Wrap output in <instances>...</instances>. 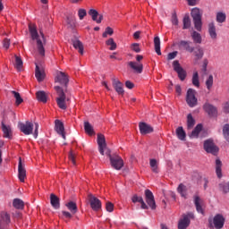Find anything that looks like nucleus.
<instances>
[{"label": "nucleus", "mask_w": 229, "mask_h": 229, "mask_svg": "<svg viewBox=\"0 0 229 229\" xmlns=\"http://www.w3.org/2000/svg\"><path fill=\"white\" fill-rule=\"evenodd\" d=\"M18 128L24 135H33L34 139L38 137V123H33L27 121L24 123H19Z\"/></svg>", "instance_id": "nucleus-1"}, {"label": "nucleus", "mask_w": 229, "mask_h": 229, "mask_svg": "<svg viewBox=\"0 0 229 229\" xmlns=\"http://www.w3.org/2000/svg\"><path fill=\"white\" fill-rule=\"evenodd\" d=\"M55 90L57 93L58 98H56V104L61 108V110H67V101H71V98L67 96L69 91L67 89H64V88L60 86H55Z\"/></svg>", "instance_id": "nucleus-2"}, {"label": "nucleus", "mask_w": 229, "mask_h": 229, "mask_svg": "<svg viewBox=\"0 0 229 229\" xmlns=\"http://www.w3.org/2000/svg\"><path fill=\"white\" fill-rule=\"evenodd\" d=\"M29 31L30 33V37L32 40H37L38 51L41 56L46 55V49H44V44L42 43V39H40L38 36V31H37V25L29 24Z\"/></svg>", "instance_id": "nucleus-3"}, {"label": "nucleus", "mask_w": 229, "mask_h": 229, "mask_svg": "<svg viewBox=\"0 0 229 229\" xmlns=\"http://www.w3.org/2000/svg\"><path fill=\"white\" fill-rule=\"evenodd\" d=\"M191 15L193 19L195 30H197V31H201L203 28V22L201 21V17H203V11L199 10L198 7H195L191 10Z\"/></svg>", "instance_id": "nucleus-4"}, {"label": "nucleus", "mask_w": 229, "mask_h": 229, "mask_svg": "<svg viewBox=\"0 0 229 229\" xmlns=\"http://www.w3.org/2000/svg\"><path fill=\"white\" fill-rule=\"evenodd\" d=\"M106 155L109 157L111 165L114 169H116V171H121V169H123L124 166V161L121 156L115 154L112 156V154H110V149L106 150Z\"/></svg>", "instance_id": "nucleus-5"}, {"label": "nucleus", "mask_w": 229, "mask_h": 229, "mask_svg": "<svg viewBox=\"0 0 229 229\" xmlns=\"http://www.w3.org/2000/svg\"><path fill=\"white\" fill-rule=\"evenodd\" d=\"M226 219L222 214H216L213 219H208L209 228L222 229Z\"/></svg>", "instance_id": "nucleus-6"}, {"label": "nucleus", "mask_w": 229, "mask_h": 229, "mask_svg": "<svg viewBox=\"0 0 229 229\" xmlns=\"http://www.w3.org/2000/svg\"><path fill=\"white\" fill-rule=\"evenodd\" d=\"M191 219H194V213L188 212L186 214H182V218L178 221V229H187L191 226Z\"/></svg>", "instance_id": "nucleus-7"}, {"label": "nucleus", "mask_w": 229, "mask_h": 229, "mask_svg": "<svg viewBox=\"0 0 229 229\" xmlns=\"http://www.w3.org/2000/svg\"><path fill=\"white\" fill-rule=\"evenodd\" d=\"M186 103L191 108H194L198 105V98H196V90L189 89L186 94Z\"/></svg>", "instance_id": "nucleus-8"}, {"label": "nucleus", "mask_w": 229, "mask_h": 229, "mask_svg": "<svg viewBox=\"0 0 229 229\" xmlns=\"http://www.w3.org/2000/svg\"><path fill=\"white\" fill-rule=\"evenodd\" d=\"M174 71L177 72L179 80L181 81H184L185 78H187V72L180 65V62L175 60L173 62Z\"/></svg>", "instance_id": "nucleus-9"}, {"label": "nucleus", "mask_w": 229, "mask_h": 229, "mask_svg": "<svg viewBox=\"0 0 229 229\" xmlns=\"http://www.w3.org/2000/svg\"><path fill=\"white\" fill-rule=\"evenodd\" d=\"M204 149L207 153H211V155L215 156L219 153V148L216 146L212 140H207L204 141Z\"/></svg>", "instance_id": "nucleus-10"}, {"label": "nucleus", "mask_w": 229, "mask_h": 229, "mask_svg": "<svg viewBox=\"0 0 229 229\" xmlns=\"http://www.w3.org/2000/svg\"><path fill=\"white\" fill-rule=\"evenodd\" d=\"M145 199L147 205L150 207L151 210L157 209V203L155 202V196L150 190H145Z\"/></svg>", "instance_id": "nucleus-11"}, {"label": "nucleus", "mask_w": 229, "mask_h": 229, "mask_svg": "<svg viewBox=\"0 0 229 229\" xmlns=\"http://www.w3.org/2000/svg\"><path fill=\"white\" fill-rule=\"evenodd\" d=\"M89 205L95 212L101 210V200L92 194L88 195Z\"/></svg>", "instance_id": "nucleus-12"}, {"label": "nucleus", "mask_w": 229, "mask_h": 229, "mask_svg": "<svg viewBox=\"0 0 229 229\" xmlns=\"http://www.w3.org/2000/svg\"><path fill=\"white\" fill-rule=\"evenodd\" d=\"M203 109L209 117H217V107L214 105L206 102L203 106Z\"/></svg>", "instance_id": "nucleus-13"}, {"label": "nucleus", "mask_w": 229, "mask_h": 229, "mask_svg": "<svg viewBox=\"0 0 229 229\" xmlns=\"http://www.w3.org/2000/svg\"><path fill=\"white\" fill-rule=\"evenodd\" d=\"M55 83H60V85H64L65 89H67V84L69 83V77L64 72H58L55 76Z\"/></svg>", "instance_id": "nucleus-14"}, {"label": "nucleus", "mask_w": 229, "mask_h": 229, "mask_svg": "<svg viewBox=\"0 0 229 229\" xmlns=\"http://www.w3.org/2000/svg\"><path fill=\"white\" fill-rule=\"evenodd\" d=\"M97 140L100 155H105V149H106V140L105 139V135L98 134Z\"/></svg>", "instance_id": "nucleus-15"}, {"label": "nucleus", "mask_w": 229, "mask_h": 229, "mask_svg": "<svg viewBox=\"0 0 229 229\" xmlns=\"http://www.w3.org/2000/svg\"><path fill=\"white\" fill-rule=\"evenodd\" d=\"M55 130L58 135L63 137L64 140H65V127L64 126V123L60 120L55 121Z\"/></svg>", "instance_id": "nucleus-16"}, {"label": "nucleus", "mask_w": 229, "mask_h": 229, "mask_svg": "<svg viewBox=\"0 0 229 229\" xmlns=\"http://www.w3.org/2000/svg\"><path fill=\"white\" fill-rule=\"evenodd\" d=\"M18 178L21 182H24V180H26V168L24 167L21 157L19 158L18 164Z\"/></svg>", "instance_id": "nucleus-17"}, {"label": "nucleus", "mask_w": 229, "mask_h": 229, "mask_svg": "<svg viewBox=\"0 0 229 229\" xmlns=\"http://www.w3.org/2000/svg\"><path fill=\"white\" fill-rule=\"evenodd\" d=\"M128 65L137 74H142V71H144V64H142V63L131 61L128 63Z\"/></svg>", "instance_id": "nucleus-18"}, {"label": "nucleus", "mask_w": 229, "mask_h": 229, "mask_svg": "<svg viewBox=\"0 0 229 229\" xmlns=\"http://www.w3.org/2000/svg\"><path fill=\"white\" fill-rule=\"evenodd\" d=\"M140 132L141 135H148L153 133V127L144 122L139 123Z\"/></svg>", "instance_id": "nucleus-19"}, {"label": "nucleus", "mask_w": 229, "mask_h": 229, "mask_svg": "<svg viewBox=\"0 0 229 229\" xmlns=\"http://www.w3.org/2000/svg\"><path fill=\"white\" fill-rule=\"evenodd\" d=\"M208 32L211 40H217V30L216 29V23L213 21L208 23Z\"/></svg>", "instance_id": "nucleus-20"}, {"label": "nucleus", "mask_w": 229, "mask_h": 229, "mask_svg": "<svg viewBox=\"0 0 229 229\" xmlns=\"http://www.w3.org/2000/svg\"><path fill=\"white\" fill-rule=\"evenodd\" d=\"M194 205L196 207V210L199 214H202V216L205 215V209H203V200L199 196L194 197Z\"/></svg>", "instance_id": "nucleus-21"}, {"label": "nucleus", "mask_w": 229, "mask_h": 229, "mask_svg": "<svg viewBox=\"0 0 229 229\" xmlns=\"http://www.w3.org/2000/svg\"><path fill=\"white\" fill-rule=\"evenodd\" d=\"M192 42L181 40L178 44L179 47H182L188 53H194V47L191 46Z\"/></svg>", "instance_id": "nucleus-22"}, {"label": "nucleus", "mask_w": 229, "mask_h": 229, "mask_svg": "<svg viewBox=\"0 0 229 229\" xmlns=\"http://www.w3.org/2000/svg\"><path fill=\"white\" fill-rule=\"evenodd\" d=\"M113 87L117 92V94H119L120 96L124 95V89L123 88V84L120 82L118 80L114 79Z\"/></svg>", "instance_id": "nucleus-23"}, {"label": "nucleus", "mask_w": 229, "mask_h": 229, "mask_svg": "<svg viewBox=\"0 0 229 229\" xmlns=\"http://www.w3.org/2000/svg\"><path fill=\"white\" fill-rule=\"evenodd\" d=\"M132 203H140L141 208L143 210H148V207L146 205V202H144V199L142 197H139L137 194L133 195L131 198Z\"/></svg>", "instance_id": "nucleus-24"}, {"label": "nucleus", "mask_w": 229, "mask_h": 229, "mask_svg": "<svg viewBox=\"0 0 229 229\" xmlns=\"http://www.w3.org/2000/svg\"><path fill=\"white\" fill-rule=\"evenodd\" d=\"M193 55L195 56V62L197 63L199 60H201L203 58L205 52L201 48V47L197 46L194 47Z\"/></svg>", "instance_id": "nucleus-25"}, {"label": "nucleus", "mask_w": 229, "mask_h": 229, "mask_svg": "<svg viewBox=\"0 0 229 229\" xmlns=\"http://www.w3.org/2000/svg\"><path fill=\"white\" fill-rule=\"evenodd\" d=\"M2 131L5 139L12 138V127L10 125L4 124V122H2Z\"/></svg>", "instance_id": "nucleus-26"}, {"label": "nucleus", "mask_w": 229, "mask_h": 229, "mask_svg": "<svg viewBox=\"0 0 229 229\" xmlns=\"http://www.w3.org/2000/svg\"><path fill=\"white\" fill-rule=\"evenodd\" d=\"M50 203L53 208H55V210L60 208V198L55 195V193L50 194Z\"/></svg>", "instance_id": "nucleus-27"}, {"label": "nucleus", "mask_w": 229, "mask_h": 229, "mask_svg": "<svg viewBox=\"0 0 229 229\" xmlns=\"http://www.w3.org/2000/svg\"><path fill=\"white\" fill-rule=\"evenodd\" d=\"M35 76L38 80V81H44V78H46V74L44 73V70L40 69L38 64H36V72Z\"/></svg>", "instance_id": "nucleus-28"}, {"label": "nucleus", "mask_w": 229, "mask_h": 229, "mask_svg": "<svg viewBox=\"0 0 229 229\" xmlns=\"http://www.w3.org/2000/svg\"><path fill=\"white\" fill-rule=\"evenodd\" d=\"M10 215L6 212H2L0 219V229L2 228L3 225H10Z\"/></svg>", "instance_id": "nucleus-29"}, {"label": "nucleus", "mask_w": 229, "mask_h": 229, "mask_svg": "<svg viewBox=\"0 0 229 229\" xmlns=\"http://www.w3.org/2000/svg\"><path fill=\"white\" fill-rule=\"evenodd\" d=\"M223 162H221V159L217 158L216 159V174L217 178H223Z\"/></svg>", "instance_id": "nucleus-30"}, {"label": "nucleus", "mask_w": 229, "mask_h": 229, "mask_svg": "<svg viewBox=\"0 0 229 229\" xmlns=\"http://www.w3.org/2000/svg\"><path fill=\"white\" fill-rule=\"evenodd\" d=\"M191 37L193 40L194 44H201L203 42V38H201V34L196 30H193L191 34Z\"/></svg>", "instance_id": "nucleus-31"}, {"label": "nucleus", "mask_w": 229, "mask_h": 229, "mask_svg": "<svg viewBox=\"0 0 229 229\" xmlns=\"http://www.w3.org/2000/svg\"><path fill=\"white\" fill-rule=\"evenodd\" d=\"M201 130H203V125L198 124L190 134L191 139H198Z\"/></svg>", "instance_id": "nucleus-32"}, {"label": "nucleus", "mask_w": 229, "mask_h": 229, "mask_svg": "<svg viewBox=\"0 0 229 229\" xmlns=\"http://www.w3.org/2000/svg\"><path fill=\"white\" fill-rule=\"evenodd\" d=\"M216 21L218 24H223L226 22V13H224V12L216 13Z\"/></svg>", "instance_id": "nucleus-33"}, {"label": "nucleus", "mask_w": 229, "mask_h": 229, "mask_svg": "<svg viewBox=\"0 0 229 229\" xmlns=\"http://www.w3.org/2000/svg\"><path fill=\"white\" fill-rule=\"evenodd\" d=\"M177 192L181 195L182 198L187 199V186H185L183 183L179 184L177 187Z\"/></svg>", "instance_id": "nucleus-34"}, {"label": "nucleus", "mask_w": 229, "mask_h": 229, "mask_svg": "<svg viewBox=\"0 0 229 229\" xmlns=\"http://www.w3.org/2000/svg\"><path fill=\"white\" fill-rule=\"evenodd\" d=\"M65 207L70 210L71 214H76L78 212V205L74 201H69L65 204Z\"/></svg>", "instance_id": "nucleus-35"}, {"label": "nucleus", "mask_w": 229, "mask_h": 229, "mask_svg": "<svg viewBox=\"0 0 229 229\" xmlns=\"http://www.w3.org/2000/svg\"><path fill=\"white\" fill-rule=\"evenodd\" d=\"M218 189L223 194H228L229 192V182H223L218 184Z\"/></svg>", "instance_id": "nucleus-36"}, {"label": "nucleus", "mask_w": 229, "mask_h": 229, "mask_svg": "<svg viewBox=\"0 0 229 229\" xmlns=\"http://www.w3.org/2000/svg\"><path fill=\"white\" fill-rule=\"evenodd\" d=\"M36 98L38 101H40L41 103H47V94H46L45 91H38L36 93Z\"/></svg>", "instance_id": "nucleus-37"}, {"label": "nucleus", "mask_w": 229, "mask_h": 229, "mask_svg": "<svg viewBox=\"0 0 229 229\" xmlns=\"http://www.w3.org/2000/svg\"><path fill=\"white\" fill-rule=\"evenodd\" d=\"M72 46L75 49H78L80 55H83V43L79 39L72 40Z\"/></svg>", "instance_id": "nucleus-38"}, {"label": "nucleus", "mask_w": 229, "mask_h": 229, "mask_svg": "<svg viewBox=\"0 0 229 229\" xmlns=\"http://www.w3.org/2000/svg\"><path fill=\"white\" fill-rule=\"evenodd\" d=\"M154 46L157 55L160 56L162 55V51L160 50V38L158 36L154 38Z\"/></svg>", "instance_id": "nucleus-39"}, {"label": "nucleus", "mask_w": 229, "mask_h": 229, "mask_svg": "<svg viewBox=\"0 0 229 229\" xmlns=\"http://www.w3.org/2000/svg\"><path fill=\"white\" fill-rule=\"evenodd\" d=\"M13 207L18 210H22V208H24V201L21 199H14L13 201Z\"/></svg>", "instance_id": "nucleus-40"}, {"label": "nucleus", "mask_w": 229, "mask_h": 229, "mask_svg": "<svg viewBox=\"0 0 229 229\" xmlns=\"http://www.w3.org/2000/svg\"><path fill=\"white\" fill-rule=\"evenodd\" d=\"M196 124V120L192 117V114H189L187 116V128L188 130H192Z\"/></svg>", "instance_id": "nucleus-41"}, {"label": "nucleus", "mask_w": 229, "mask_h": 229, "mask_svg": "<svg viewBox=\"0 0 229 229\" xmlns=\"http://www.w3.org/2000/svg\"><path fill=\"white\" fill-rule=\"evenodd\" d=\"M176 135H177L179 140H183L185 139V137H187L185 131H183V127H178L176 129Z\"/></svg>", "instance_id": "nucleus-42"}, {"label": "nucleus", "mask_w": 229, "mask_h": 229, "mask_svg": "<svg viewBox=\"0 0 229 229\" xmlns=\"http://www.w3.org/2000/svg\"><path fill=\"white\" fill-rule=\"evenodd\" d=\"M223 135H224V139L226 140V142L229 143V123H225L223 126Z\"/></svg>", "instance_id": "nucleus-43"}, {"label": "nucleus", "mask_w": 229, "mask_h": 229, "mask_svg": "<svg viewBox=\"0 0 229 229\" xmlns=\"http://www.w3.org/2000/svg\"><path fill=\"white\" fill-rule=\"evenodd\" d=\"M84 130L88 135H94V128L90 125V123L85 122L84 123Z\"/></svg>", "instance_id": "nucleus-44"}, {"label": "nucleus", "mask_w": 229, "mask_h": 229, "mask_svg": "<svg viewBox=\"0 0 229 229\" xmlns=\"http://www.w3.org/2000/svg\"><path fill=\"white\" fill-rule=\"evenodd\" d=\"M106 46H110V51H115L117 49V44L114 41V38H110L106 41Z\"/></svg>", "instance_id": "nucleus-45"}, {"label": "nucleus", "mask_w": 229, "mask_h": 229, "mask_svg": "<svg viewBox=\"0 0 229 229\" xmlns=\"http://www.w3.org/2000/svg\"><path fill=\"white\" fill-rule=\"evenodd\" d=\"M149 164L152 173H156V174H158V162H157V159H150Z\"/></svg>", "instance_id": "nucleus-46"}, {"label": "nucleus", "mask_w": 229, "mask_h": 229, "mask_svg": "<svg viewBox=\"0 0 229 229\" xmlns=\"http://www.w3.org/2000/svg\"><path fill=\"white\" fill-rule=\"evenodd\" d=\"M89 15L91 17L92 21H98V17L99 15V13L95 9H90L88 12Z\"/></svg>", "instance_id": "nucleus-47"}, {"label": "nucleus", "mask_w": 229, "mask_h": 229, "mask_svg": "<svg viewBox=\"0 0 229 229\" xmlns=\"http://www.w3.org/2000/svg\"><path fill=\"white\" fill-rule=\"evenodd\" d=\"M182 22H183V27H182L183 30H189V28H191V18L189 16H184Z\"/></svg>", "instance_id": "nucleus-48"}, {"label": "nucleus", "mask_w": 229, "mask_h": 229, "mask_svg": "<svg viewBox=\"0 0 229 229\" xmlns=\"http://www.w3.org/2000/svg\"><path fill=\"white\" fill-rule=\"evenodd\" d=\"M192 85H194V87H199V75L198 74V72L193 73Z\"/></svg>", "instance_id": "nucleus-49"}, {"label": "nucleus", "mask_w": 229, "mask_h": 229, "mask_svg": "<svg viewBox=\"0 0 229 229\" xmlns=\"http://www.w3.org/2000/svg\"><path fill=\"white\" fill-rule=\"evenodd\" d=\"M213 85H214V76L209 75L206 81V87H207L208 90H210V89H212Z\"/></svg>", "instance_id": "nucleus-50"}, {"label": "nucleus", "mask_w": 229, "mask_h": 229, "mask_svg": "<svg viewBox=\"0 0 229 229\" xmlns=\"http://www.w3.org/2000/svg\"><path fill=\"white\" fill-rule=\"evenodd\" d=\"M12 94L13 95L14 98L16 99V105L19 106V105H21V103H22V101H24L19 92L12 91Z\"/></svg>", "instance_id": "nucleus-51"}, {"label": "nucleus", "mask_w": 229, "mask_h": 229, "mask_svg": "<svg viewBox=\"0 0 229 229\" xmlns=\"http://www.w3.org/2000/svg\"><path fill=\"white\" fill-rule=\"evenodd\" d=\"M108 35H110V36L114 35V30L112 28H110V27L106 28V30L102 34V37L104 38H106L108 37Z\"/></svg>", "instance_id": "nucleus-52"}, {"label": "nucleus", "mask_w": 229, "mask_h": 229, "mask_svg": "<svg viewBox=\"0 0 229 229\" xmlns=\"http://www.w3.org/2000/svg\"><path fill=\"white\" fill-rule=\"evenodd\" d=\"M78 15H79L80 21H83V19L85 17H87V10H85V9H79Z\"/></svg>", "instance_id": "nucleus-53"}, {"label": "nucleus", "mask_w": 229, "mask_h": 229, "mask_svg": "<svg viewBox=\"0 0 229 229\" xmlns=\"http://www.w3.org/2000/svg\"><path fill=\"white\" fill-rule=\"evenodd\" d=\"M15 65L16 69H22V59L15 55Z\"/></svg>", "instance_id": "nucleus-54"}, {"label": "nucleus", "mask_w": 229, "mask_h": 229, "mask_svg": "<svg viewBox=\"0 0 229 229\" xmlns=\"http://www.w3.org/2000/svg\"><path fill=\"white\" fill-rule=\"evenodd\" d=\"M131 49L134 51V53H140V47L139 46V43H133L131 46Z\"/></svg>", "instance_id": "nucleus-55"}, {"label": "nucleus", "mask_w": 229, "mask_h": 229, "mask_svg": "<svg viewBox=\"0 0 229 229\" xmlns=\"http://www.w3.org/2000/svg\"><path fill=\"white\" fill-rule=\"evenodd\" d=\"M106 210L107 212H114V203L107 201L106 203Z\"/></svg>", "instance_id": "nucleus-56"}, {"label": "nucleus", "mask_w": 229, "mask_h": 229, "mask_svg": "<svg viewBox=\"0 0 229 229\" xmlns=\"http://www.w3.org/2000/svg\"><path fill=\"white\" fill-rule=\"evenodd\" d=\"M172 24L174 26H178V16L176 15V12L172 14Z\"/></svg>", "instance_id": "nucleus-57"}, {"label": "nucleus", "mask_w": 229, "mask_h": 229, "mask_svg": "<svg viewBox=\"0 0 229 229\" xmlns=\"http://www.w3.org/2000/svg\"><path fill=\"white\" fill-rule=\"evenodd\" d=\"M177 55H178V52H177V51L169 53V54L167 55V60H174V59L176 58Z\"/></svg>", "instance_id": "nucleus-58"}, {"label": "nucleus", "mask_w": 229, "mask_h": 229, "mask_svg": "<svg viewBox=\"0 0 229 229\" xmlns=\"http://www.w3.org/2000/svg\"><path fill=\"white\" fill-rule=\"evenodd\" d=\"M69 160L73 165H76V160L74 159V153H72V151H71L69 154Z\"/></svg>", "instance_id": "nucleus-59"}, {"label": "nucleus", "mask_w": 229, "mask_h": 229, "mask_svg": "<svg viewBox=\"0 0 229 229\" xmlns=\"http://www.w3.org/2000/svg\"><path fill=\"white\" fill-rule=\"evenodd\" d=\"M62 214L66 219H71L72 217V213H70L69 211H62Z\"/></svg>", "instance_id": "nucleus-60"}, {"label": "nucleus", "mask_w": 229, "mask_h": 229, "mask_svg": "<svg viewBox=\"0 0 229 229\" xmlns=\"http://www.w3.org/2000/svg\"><path fill=\"white\" fill-rule=\"evenodd\" d=\"M3 46H4V47H5L6 49H9V47H10V39L4 38V42H3Z\"/></svg>", "instance_id": "nucleus-61"}, {"label": "nucleus", "mask_w": 229, "mask_h": 229, "mask_svg": "<svg viewBox=\"0 0 229 229\" xmlns=\"http://www.w3.org/2000/svg\"><path fill=\"white\" fill-rule=\"evenodd\" d=\"M125 87H126L127 89H133V87H135V84H133V82H131V81H127L125 82Z\"/></svg>", "instance_id": "nucleus-62"}, {"label": "nucleus", "mask_w": 229, "mask_h": 229, "mask_svg": "<svg viewBox=\"0 0 229 229\" xmlns=\"http://www.w3.org/2000/svg\"><path fill=\"white\" fill-rule=\"evenodd\" d=\"M175 91L178 96H182V86H180L179 84L175 85Z\"/></svg>", "instance_id": "nucleus-63"}, {"label": "nucleus", "mask_w": 229, "mask_h": 229, "mask_svg": "<svg viewBox=\"0 0 229 229\" xmlns=\"http://www.w3.org/2000/svg\"><path fill=\"white\" fill-rule=\"evenodd\" d=\"M224 111H225L226 114H229V101H227V102L225 103Z\"/></svg>", "instance_id": "nucleus-64"}]
</instances>
